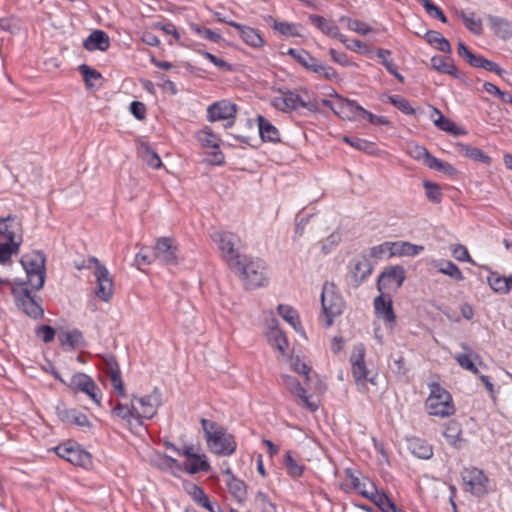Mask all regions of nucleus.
Here are the masks:
<instances>
[{"mask_svg": "<svg viewBox=\"0 0 512 512\" xmlns=\"http://www.w3.org/2000/svg\"><path fill=\"white\" fill-rule=\"evenodd\" d=\"M161 405L162 393L154 387L146 393L133 394L129 404L118 402L111 410V416L132 429L141 426L143 420L153 418Z\"/></svg>", "mask_w": 512, "mask_h": 512, "instance_id": "f257e3e1", "label": "nucleus"}, {"mask_svg": "<svg viewBox=\"0 0 512 512\" xmlns=\"http://www.w3.org/2000/svg\"><path fill=\"white\" fill-rule=\"evenodd\" d=\"M201 427L208 450L218 456H230L237 448L235 437L219 423L201 419Z\"/></svg>", "mask_w": 512, "mask_h": 512, "instance_id": "f03ea898", "label": "nucleus"}, {"mask_svg": "<svg viewBox=\"0 0 512 512\" xmlns=\"http://www.w3.org/2000/svg\"><path fill=\"white\" fill-rule=\"evenodd\" d=\"M231 270L247 288H258L268 282L267 265L258 258L244 256Z\"/></svg>", "mask_w": 512, "mask_h": 512, "instance_id": "7ed1b4c3", "label": "nucleus"}, {"mask_svg": "<svg viewBox=\"0 0 512 512\" xmlns=\"http://www.w3.org/2000/svg\"><path fill=\"white\" fill-rule=\"evenodd\" d=\"M351 372L359 391L370 392V387L377 385V372L369 370L365 362V347L357 344L353 347L350 356Z\"/></svg>", "mask_w": 512, "mask_h": 512, "instance_id": "20e7f679", "label": "nucleus"}, {"mask_svg": "<svg viewBox=\"0 0 512 512\" xmlns=\"http://www.w3.org/2000/svg\"><path fill=\"white\" fill-rule=\"evenodd\" d=\"M195 138L207 164L220 166L225 163V156L221 150V137L212 128L208 126L203 127L195 133Z\"/></svg>", "mask_w": 512, "mask_h": 512, "instance_id": "39448f33", "label": "nucleus"}, {"mask_svg": "<svg viewBox=\"0 0 512 512\" xmlns=\"http://www.w3.org/2000/svg\"><path fill=\"white\" fill-rule=\"evenodd\" d=\"M45 256L40 251H31L24 254L20 263L25 271L26 278L22 279L31 290H39L45 282Z\"/></svg>", "mask_w": 512, "mask_h": 512, "instance_id": "423d86ee", "label": "nucleus"}, {"mask_svg": "<svg viewBox=\"0 0 512 512\" xmlns=\"http://www.w3.org/2000/svg\"><path fill=\"white\" fill-rule=\"evenodd\" d=\"M425 409L429 415L436 417H449L455 412L450 393L436 382L429 385Z\"/></svg>", "mask_w": 512, "mask_h": 512, "instance_id": "0eeeda50", "label": "nucleus"}, {"mask_svg": "<svg viewBox=\"0 0 512 512\" xmlns=\"http://www.w3.org/2000/svg\"><path fill=\"white\" fill-rule=\"evenodd\" d=\"M53 452L59 458L75 467L84 470L93 469L94 464L92 454L75 441L67 440L62 442L53 448Z\"/></svg>", "mask_w": 512, "mask_h": 512, "instance_id": "6e6552de", "label": "nucleus"}, {"mask_svg": "<svg viewBox=\"0 0 512 512\" xmlns=\"http://www.w3.org/2000/svg\"><path fill=\"white\" fill-rule=\"evenodd\" d=\"M212 242L217 246L221 258L231 269L245 255L240 252V238L230 231H217L211 236Z\"/></svg>", "mask_w": 512, "mask_h": 512, "instance_id": "1a4fd4ad", "label": "nucleus"}, {"mask_svg": "<svg viewBox=\"0 0 512 512\" xmlns=\"http://www.w3.org/2000/svg\"><path fill=\"white\" fill-rule=\"evenodd\" d=\"M322 318L326 326H331L345 307L344 300L334 283L326 282L321 294Z\"/></svg>", "mask_w": 512, "mask_h": 512, "instance_id": "9d476101", "label": "nucleus"}, {"mask_svg": "<svg viewBox=\"0 0 512 512\" xmlns=\"http://www.w3.org/2000/svg\"><path fill=\"white\" fill-rule=\"evenodd\" d=\"M33 290L27 287L22 278H16L12 284V294L15 298L16 305L26 315L34 319L43 317L44 311L35 298L31 295Z\"/></svg>", "mask_w": 512, "mask_h": 512, "instance_id": "9b49d317", "label": "nucleus"}, {"mask_svg": "<svg viewBox=\"0 0 512 512\" xmlns=\"http://www.w3.org/2000/svg\"><path fill=\"white\" fill-rule=\"evenodd\" d=\"M422 245L408 241L384 242L371 249V256L375 258L414 257L423 252Z\"/></svg>", "mask_w": 512, "mask_h": 512, "instance_id": "f8f14e48", "label": "nucleus"}, {"mask_svg": "<svg viewBox=\"0 0 512 512\" xmlns=\"http://www.w3.org/2000/svg\"><path fill=\"white\" fill-rule=\"evenodd\" d=\"M331 100H323V105L329 107L341 119L347 121H360V113H362V106L357 102L349 100L340 96L332 90Z\"/></svg>", "mask_w": 512, "mask_h": 512, "instance_id": "ddd939ff", "label": "nucleus"}, {"mask_svg": "<svg viewBox=\"0 0 512 512\" xmlns=\"http://www.w3.org/2000/svg\"><path fill=\"white\" fill-rule=\"evenodd\" d=\"M405 279L406 272L402 266H390L380 273L377 280V289L379 293L391 295L401 288Z\"/></svg>", "mask_w": 512, "mask_h": 512, "instance_id": "4468645a", "label": "nucleus"}, {"mask_svg": "<svg viewBox=\"0 0 512 512\" xmlns=\"http://www.w3.org/2000/svg\"><path fill=\"white\" fill-rule=\"evenodd\" d=\"M94 263L95 277V295L102 302H109L114 294V281L108 269L96 258L92 259Z\"/></svg>", "mask_w": 512, "mask_h": 512, "instance_id": "2eb2a0df", "label": "nucleus"}, {"mask_svg": "<svg viewBox=\"0 0 512 512\" xmlns=\"http://www.w3.org/2000/svg\"><path fill=\"white\" fill-rule=\"evenodd\" d=\"M373 308L376 318L381 321L386 328L394 329L397 325V316L393 308L391 295L379 293L373 300Z\"/></svg>", "mask_w": 512, "mask_h": 512, "instance_id": "dca6fc26", "label": "nucleus"}, {"mask_svg": "<svg viewBox=\"0 0 512 512\" xmlns=\"http://www.w3.org/2000/svg\"><path fill=\"white\" fill-rule=\"evenodd\" d=\"M23 233V223L18 216L9 214L5 217H0V237L5 241L17 243L21 246L23 243Z\"/></svg>", "mask_w": 512, "mask_h": 512, "instance_id": "f3484780", "label": "nucleus"}, {"mask_svg": "<svg viewBox=\"0 0 512 512\" xmlns=\"http://www.w3.org/2000/svg\"><path fill=\"white\" fill-rule=\"evenodd\" d=\"M155 256L162 262L176 265L179 262L178 246L173 237H161L154 245Z\"/></svg>", "mask_w": 512, "mask_h": 512, "instance_id": "a211bd4d", "label": "nucleus"}, {"mask_svg": "<svg viewBox=\"0 0 512 512\" xmlns=\"http://www.w3.org/2000/svg\"><path fill=\"white\" fill-rule=\"evenodd\" d=\"M70 386L75 391L85 393L96 405L101 404L102 393L88 375L84 373L73 375Z\"/></svg>", "mask_w": 512, "mask_h": 512, "instance_id": "6ab92c4d", "label": "nucleus"}, {"mask_svg": "<svg viewBox=\"0 0 512 512\" xmlns=\"http://www.w3.org/2000/svg\"><path fill=\"white\" fill-rule=\"evenodd\" d=\"M181 454L186 458L187 463L183 469L189 474H196L200 471L207 472L210 464L205 454L199 453L194 446H185Z\"/></svg>", "mask_w": 512, "mask_h": 512, "instance_id": "aec40b11", "label": "nucleus"}, {"mask_svg": "<svg viewBox=\"0 0 512 512\" xmlns=\"http://www.w3.org/2000/svg\"><path fill=\"white\" fill-rule=\"evenodd\" d=\"M463 480L469 486L470 491L476 495H483L489 491V479L482 470L472 467L463 472Z\"/></svg>", "mask_w": 512, "mask_h": 512, "instance_id": "412c9836", "label": "nucleus"}, {"mask_svg": "<svg viewBox=\"0 0 512 512\" xmlns=\"http://www.w3.org/2000/svg\"><path fill=\"white\" fill-rule=\"evenodd\" d=\"M236 112V104L229 100H220L207 107V120L213 123L233 119Z\"/></svg>", "mask_w": 512, "mask_h": 512, "instance_id": "4be33fe9", "label": "nucleus"}, {"mask_svg": "<svg viewBox=\"0 0 512 512\" xmlns=\"http://www.w3.org/2000/svg\"><path fill=\"white\" fill-rule=\"evenodd\" d=\"M264 336L267 343L278 350L282 355L288 351L289 343L275 319H272L265 328Z\"/></svg>", "mask_w": 512, "mask_h": 512, "instance_id": "5701e85b", "label": "nucleus"}, {"mask_svg": "<svg viewBox=\"0 0 512 512\" xmlns=\"http://www.w3.org/2000/svg\"><path fill=\"white\" fill-rule=\"evenodd\" d=\"M369 490L363 491V496L371 500L382 512H403L383 490H378L373 482H368Z\"/></svg>", "mask_w": 512, "mask_h": 512, "instance_id": "b1692460", "label": "nucleus"}, {"mask_svg": "<svg viewBox=\"0 0 512 512\" xmlns=\"http://www.w3.org/2000/svg\"><path fill=\"white\" fill-rule=\"evenodd\" d=\"M271 105L282 112H289L307 106L298 94L291 91H281L278 96L271 100Z\"/></svg>", "mask_w": 512, "mask_h": 512, "instance_id": "393cba45", "label": "nucleus"}, {"mask_svg": "<svg viewBox=\"0 0 512 512\" xmlns=\"http://www.w3.org/2000/svg\"><path fill=\"white\" fill-rule=\"evenodd\" d=\"M431 119L439 130L449 133L453 136H463L467 134V131L462 126L456 124L449 118L445 117L443 113L436 107L430 106Z\"/></svg>", "mask_w": 512, "mask_h": 512, "instance_id": "a878e982", "label": "nucleus"}, {"mask_svg": "<svg viewBox=\"0 0 512 512\" xmlns=\"http://www.w3.org/2000/svg\"><path fill=\"white\" fill-rule=\"evenodd\" d=\"M228 24L234 27L241 37L242 41L254 49H260L265 46V40L260 32L253 27L229 21Z\"/></svg>", "mask_w": 512, "mask_h": 512, "instance_id": "bb28decb", "label": "nucleus"}, {"mask_svg": "<svg viewBox=\"0 0 512 512\" xmlns=\"http://www.w3.org/2000/svg\"><path fill=\"white\" fill-rule=\"evenodd\" d=\"M283 383L285 387L294 395L298 396L305 407L314 411L318 408L319 401L315 398L305 395V389L302 384L291 375H284Z\"/></svg>", "mask_w": 512, "mask_h": 512, "instance_id": "cd10ccee", "label": "nucleus"}, {"mask_svg": "<svg viewBox=\"0 0 512 512\" xmlns=\"http://www.w3.org/2000/svg\"><path fill=\"white\" fill-rule=\"evenodd\" d=\"M309 20L323 34L338 39L341 43L347 42V38L340 32L339 27L334 21L325 19L319 15H310Z\"/></svg>", "mask_w": 512, "mask_h": 512, "instance_id": "c85d7f7f", "label": "nucleus"}, {"mask_svg": "<svg viewBox=\"0 0 512 512\" xmlns=\"http://www.w3.org/2000/svg\"><path fill=\"white\" fill-rule=\"evenodd\" d=\"M224 475L226 477L225 483L229 493L239 502L244 501L247 497V486L245 482L236 477L230 468L224 470Z\"/></svg>", "mask_w": 512, "mask_h": 512, "instance_id": "c756f323", "label": "nucleus"}, {"mask_svg": "<svg viewBox=\"0 0 512 512\" xmlns=\"http://www.w3.org/2000/svg\"><path fill=\"white\" fill-rule=\"evenodd\" d=\"M455 147L461 155H463L465 158L471 161L482 163L487 166H489L492 162L491 157L478 147L465 144L462 142H457L455 144Z\"/></svg>", "mask_w": 512, "mask_h": 512, "instance_id": "7c9ffc66", "label": "nucleus"}, {"mask_svg": "<svg viewBox=\"0 0 512 512\" xmlns=\"http://www.w3.org/2000/svg\"><path fill=\"white\" fill-rule=\"evenodd\" d=\"M110 46L109 36L102 30H94L83 41V47L90 52L101 51L105 52Z\"/></svg>", "mask_w": 512, "mask_h": 512, "instance_id": "2f4dec72", "label": "nucleus"}, {"mask_svg": "<svg viewBox=\"0 0 512 512\" xmlns=\"http://www.w3.org/2000/svg\"><path fill=\"white\" fill-rule=\"evenodd\" d=\"M457 363L463 368L474 374H478V365L482 363L479 355L472 349L464 346V352L455 356Z\"/></svg>", "mask_w": 512, "mask_h": 512, "instance_id": "473e14b6", "label": "nucleus"}, {"mask_svg": "<svg viewBox=\"0 0 512 512\" xmlns=\"http://www.w3.org/2000/svg\"><path fill=\"white\" fill-rule=\"evenodd\" d=\"M283 466L286 474L292 479L302 477L305 472V465L298 457L294 456L291 451L285 452Z\"/></svg>", "mask_w": 512, "mask_h": 512, "instance_id": "72a5a7b5", "label": "nucleus"}, {"mask_svg": "<svg viewBox=\"0 0 512 512\" xmlns=\"http://www.w3.org/2000/svg\"><path fill=\"white\" fill-rule=\"evenodd\" d=\"M59 416L63 422L69 425H75L80 428H92V423L88 417L75 409L61 410Z\"/></svg>", "mask_w": 512, "mask_h": 512, "instance_id": "f704fd0d", "label": "nucleus"}, {"mask_svg": "<svg viewBox=\"0 0 512 512\" xmlns=\"http://www.w3.org/2000/svg\"><path fill=\"white\" fill-rule=\"evenodd\" d=\"M259 135L262 141L276 143L280 141L278 129L263 116H257Z\"/></svg>", "mask_w": 512, "mask_h": 512, "instance_id": "c9c22d12", "label": "nucleus"}, {"mask_svg": "<svg viewBox=\"0 0 512 512\" xmlns=\"http://www.w3.org/2000/svg\"><path fill=\"white\" fill-rule=\"evenodd\" d=\"M277 312L294 330L303 332L299 314L292 306L280 304L277 306Z\"/></svg>", "mask_w": 512, "mask_h": 512, "instance_id": "e433bc0d", "label": "nucleus"}, {"mask_svg": "<svg viewBox=\"0 0 512 512\" xmlns=\"http://www.w3.org/2000/svg\"><path fill=\"white\" fill-rule=\"evenodd\" d=\"M443 436L450 445L455 447H459L464 441L461 425L456 421H449L446 424Z\"/></svg>", "mask_w": 512, "mask_h": 512, "instance_id": "4c0bfd02", "label": "nucleus"}, {"mask_svg": "<svg viewBox=\"0 0 512 512\" xmlns=\"http://www.w3.org/2000/svg\"><path fill=\"white\" fill-rule=\"evenodd\" d=\"M140 154L142 160L148 167L157 170L164 166L159 154L150 146L142 145L140 148Z\"/></svg>", "mask_w": 512, "mask_h": 512, "instance_id": "58836bf2", "label": "nucleus"}, {"mask_svg": "<svg viewBox=\"0 0 512 512\" xmlns=\"http://www.w3.org/2000/svg\"><path fill=\"white\" fill-rule=\"evenodd\" d=\"M273 29L282 36L286 37H298L300 36V25L285 21H279L272 19Z\"/></svg>", "mask_w": 512, "mask_h": 512, "instance_id": "ea45409f", "label": "nucleus"}, {"mask_svg": "<svg viewBox=\"0 0 512 512\" xmlns=\"http://www.w3.org/2000/svg\"><path fill=\"white\" fill-rule=\"evenodd\" d=\"M426 40L433 48H435L441 52L451 54L452 50H451L450 43L439 32H437V31L427 32Z\"/></svg>", "mask_w": 512, "mask_h": 512, "instance_id": "a19ab883", "label": "nucleus"}, {"mask_svg": "<svg viewBox=\"0 0 512 512\" xmlns=\"http://www.w3.org/2000/svg\"><path fill=\"white\" fill-rule=\"evenodd\" d=\"M426 166L432 170L439 171L449 177H454L458 174V170L455 168L453 164L446 161H442L434 157L433 155L429 159Z\"/></svg>", "mask_w": 512, "mask_h": 512, "instance_id": "79ce46f5", "label": "nucleus"}, {"mask_svg": "<svg viewBox=\"0 0 512 512\" xmlns=\"http://www.w3.org/2000/svg\"><path fill=\"white\" fill-rule=\"evenodd\" d=\"M434 265L438 268V271L440 273L450 277L451 279H453L455 281L464 280V275H463L462 271L452 261L447 260V261H444L441 263L435 262Z\"/></svg>", "mask_w": 512, "mask_h": 512, "instance_id": "37998d69", "label": "nucleus"}, {"mask_svg": "<svg viewBox=\"0 0 512 512\" xmlns=\"http://www.w3.org/2000/svg\"><path fill=\"white\" fill-rule=\"evenodd\" d=\"M79 71L89 89H94L100 85V81L102 79L101 73L86 64L80 65Z\"/></svg>", "mask_w": 512, "mask_h": 512, "instance_id": "c03bdc74", "label": "nucleus"}, {"mask_svg": "<svg viewBox=\"0 0 512 512\" xmlns=\"http://www.w3.org/2000/svg\"><path fill=\"white\" fill-rule=\"evenodd\" d=\"M432 67L440 73L456 76L457 69L454 63L442 56H433L431 58Z\"/></svg>", "mask_w": 512, "mask_h": 512, "instance_id": "a18cd8bd", "label": "nucleus"}, {"mask_svg": "<svg viewBox=\"0 0 512 512\" xmlns=\"http://www.w3.org/2000/svg\"><path fill=\"white\" fill-rule=\"evenodd\" d=\"M59 341L64 348H76L83 342L82 334L77 330L68 331L59 335Z\"/></svg>", "mask_w": 512, "mask_h": 512, "instance_id": "49530a36", "label": "nucleus"}, {"mask_svg": "<svg viewBox=\"0 0 512 512\" xmlns=\"http://www.w3.org/2000/svg\"><path fill=\"white\" fill-rule=\"evenodd\" d=\"M340 22L344 23L348 30L360 35H367L373 30L368 24L346 16H342Z\"/></svg>", "mask_w": 512, "mask_h": 512, "instance_id": "de8ad7c7", "label": "nucleus"}, {"mask_svg": "<svg viewBox=\"0 0 512 512\" xmlns=\"http://www.w3.org/2000/svg\"><path fill=\"white\" fill-rule=\"evenodd\" d=\"M410 449L412 453L420 459H429L432 454V447L425 441L414 439L410 442Z\"/></svg>", "mask_w": 512, "mask_h": 512, "instance_id": "09e8293b", "label": "nucleus"}, {"mask_svg": "<svg viewBox=\"0 0 512 512\" xmlns=\"http://www.w3.org/2000/svg\"><path fill=\"white\" fill-rule=\"evenodd\" d=\"M288 55H290L292 58H294L300 65H302L305 69L310 70L315 57H313L311 54H309L307 51L303 49H294L290 48L286 52Z\"/></svg>", "mask_w": 512, "mask_h": 512, "instance_id": "8fccbe9b", "label": "nucleus"}, {"mask_svg": "<svg viewBox=\"0 0 512 512\" xmlns=\"http://www.w3.org/2000/svg\"><path fill=\"white\" fill-rule=\"evenodd\" d=\"M151 461L156 467L164 470H173L174 468H180V464L178 463V461L165 454L158 452L154 453L151 456Z\"/></svg>", "mask_w": 512, "mask_h": 512, "instance_id": "3c124183", "label": "nucleus"}, {"mask_svg": "<svg viewBox=\"0 0 512 512\" xmlns=\"http://www.w3.org/2000/svg\"><path fill=\"white\" fill-rule=\"evenodd\" d=\"M21 246L9 241L0 242V264L5 265L10 262L13 255H17Z\"/></svg>", "mask_w": 512, "mask_h": 512, "instance_id": "603ef678", "label": "nucleus"}, {"mask_svg": "<svg viewBox=\"0 0 512 512\" xmlns=\"http://www.w3.org/2000/svg\"><path fill=\"white\" fill-rule=\"evenodd\" d=\"M460 19L463 21L466 28L471 31L475 35H480L482 33V20L477 18L472 13L460 12L458 14Z\"/></svg>", "mask_w": 512, "mask_h": 512, "instance_id": "864d4df0", "label": "nucleus"}, {"mask_svg": "<svg viewBox=\"0 0 512 512\" xmlns=\"http://www.w3.org/2000/svg\"><path fill=\"white\" fill-rule=\"evenodd\" d=\"M487 281H488L490 288L494 292L501 293V294H507L509 292L508 277H503L496 273H492L487 278Z\"/></svg>", "mask_w": 512, "mask_h": 512, "instance_id": "5fc2aeb1", "label": "nucleus"}, {"mask_svg": "<svg viewBox=\"0 0 512 512\" xmlns=\"http://www.w3.org/2000/svg\"><path fill=\"white\" fill-rule=\"evenodd\" d=\"M310 70L313 71L314 73L323 76L325 79L328 80L338 79V73L333 67L319 61L316 58Z\"/></svg>", "mask_w": 512, "mask_h": 512, "instance_id": "6e6d98bb", "label": "nucleus"}, {"mask_svg": "<svg viewBox=\"0 0 512 512\" xmlns=\"http://www.w3.org/2000/svg\"><path fill=\"white\" fill-rule=\"evenodd\" d=\"M346 473L351 485L363 496V491L369 490L368 482L371 481L368 478L363 477L360 473L353 472L351 469H348Z\"/></svg>", "mask_w": 512, "mask_h": 512, "instance_id": "4d7b16f0", "label": "nucleus"}, {"mask_svg": "<svg viewBox=\"0 0 512 512\" xmlns=\"http://www.w3.org/2000/svg\"><path fill=\"white\" fill-rule=\"evenodd\" d=\"M408 154L415 160L422 162L426 165L431 158L430 152L422 145L416 143H410L408 145Z\"/></svg>", "mask_w": 512, "mask_h": 512, "instance_id": "13d9d810", "label": "nucleus"}, {"mask_svg": "<svg viewBox=\"0 0 512 512\" xmlns=\"http://www.w3.org/2000/svg\"><path fill=\"white\" fill-rule=\"evenodd\" d=\"M387 100L406 115H414L416 113V109L413 108L410 102L402 96L389 95L387 96Z\"/></svg>", "mask_w": 512, "mask_h": 512, "instance_id": "bf43d9fd", "label": "nucleus"}, {"mask_svg": "<svg viewBox=\"0 0 512 512\" xmlns=\"http://www.w3.org/2000/svg\"><path fill=\"white\" fill-rule=\"evenodd\" d=\"M343 141L353 148L366 153H374L376 149L375 144L366 139L344 136Z\"/></svg>", "mask_w": 512, "mask_h": 512, "instance_id": "052dcab7", "label": "nucleus"}, {"mask_svg": "<svg viewBox=\"0 0 512 512\" xmlns=\"http://www.w3.org/2000/svg\"><path fill=\"white\" fill-rule=\"evenodd\" d=\"M254 509L256 512H277L275 505L262 492H258L254 498Z\"/></svg>", "mask_w": 512, "mask_h": 512, "instance_id": "680f3d73", "label": "nucleus"}, {"mask_svg": "<svg viewBox=\"0 0 512 512\" xmlns=\"http://www.w3.org/2000/svg\"><path fill=\"white\" fill-rule=\"evenodd\" d=\"M493 29L500 38L506 39L512 36V23L510 21L497 18L493 21Z\"/></svg>", "mask_w": 512, "mask_h": 512, "instance_id": "e2e57ef3", "label": "nucleus"}, {"mask_svg": "<svg viewBox=\"0 0 512 512\" xmlns=\"http://www.w3.org/2000/svg\"><path fill=\"white\" fill-rule=\"evenodd\" d=\"M377 56L381 59L382 64L392 75H394L401 82L404 80L403 76L398 73L397 67L394 64V62L391 59H389V50L380 49L377 52Z\"/></svg>", "mask_w": 512, "mask_h": 512, "instance_id": "0e129e2a", "label": "nucleus"}, {"mask_svg": "<svg viewBox=\"0 0 512 512\" xmlns=\"http://www.w3.org/2000/svg\"><path fill=\"white\" fill-rule=\"evenodd\" d=\"M423 186L425 188L427 198L433 203H439L442 199V193L440 186L437 183L431 181H424Z\"/></svg>", "mask_w": 512, "mask_h": 512, "instance_id": "69168bd1", "label": "nucleus"}, {"mask_svg": "<svg viewBox=\"0 0 512 512\" xmlns=\"http://www.w3.org/2000/svg\"><path fill=\"white\" fill-rule=\"evenodd\" d=\"M188 493L191 495V497L202 507H208L209 506V498L204 493V491L198 487L197 485L191 484L187 488Z\"/></svg>", "mask_w": 512, "mask_h": 512, "instance_id": "338daca9", "label": "nucleus"}, {"mask_svg": "<svg viewBox=\"0 0 512 512\" xmlns=\"http://www.w3.org/2000/svg\"><path fill=\"white\" fill-rule=\"evenodd\" d=\"M35 334L44 343H50L54 340L56 331L49 325H41L35 329Z\"/></svg>", "mask_w": 512, "mask_h": 512, "instance_id": "774afa93", "label": "nucleus"}]
</instances>
